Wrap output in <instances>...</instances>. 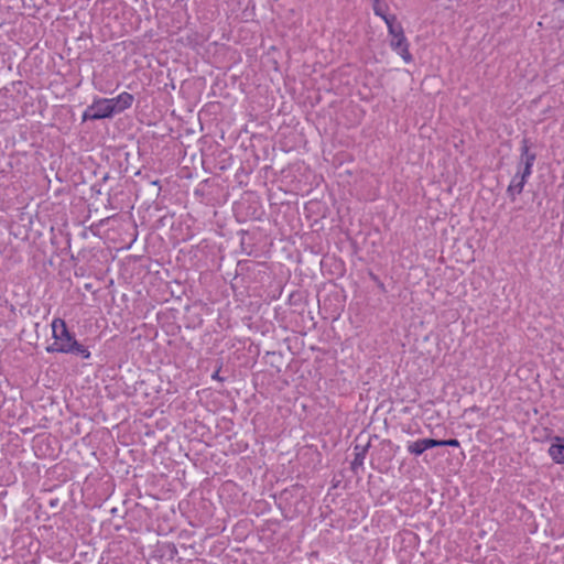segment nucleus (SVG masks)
Wrapping results in <instances>:
<instances>
[{
    "instance_id": "obj_13",
    "label": "nucleus",
    "mask_w": 564,
    "mask_h": 564,
    "mask_svg": "<svg viewBox=\"0 0 564 564\" xmlns=\"http://www.w3.org/2000/svg\"><path fill=\"white\" fill-rule=\"evenodd\" d=\"M83 121L88 120H98L97 116H95L94 110L91 109V106H89L83 113Z\"/></svg>"
},
{
    "instance_id": "obj_4",
    "label": "nucleus",
    "mask_w": 564,
    "mask_h": 564,
    "mask_svg": "<svg viewBox=\"0 0 564 564\" xmlns=\"http://www.w3.org/2000/svg\"><path fill=\"white\" fill-rule=\"evenodd\" d=\"M436 447V440L434 438H422L415 442H409L406 449L414 456L422 455L426 449Z\"/></svg>"
},
{
    "instance_id": "obj_2",
    "label": "nucleus",
    "mask_w": 564,
    "mask_h": 564,
    "mask_svg": "<svg viewBox=\"0 0 564 564\" xmlns=\"http://www.w3.org/2000/svg\"><path fill=\"white\" fill-rule=\"evenodd\" d=\"M90 106L98 120L111 118L115 115V108L111 105L110 98H97Z\"/></svg>"
},
{
    "instance_id": "obj_12",
    "label": "nucleus",
    "mask_w": 564,
    "mask_h": 564,
    "mask_svg": "<svg viewBox=\"0 0 564 564\" xmlns=\"http://www.w3.org/2000/svg\"><path fill=\"white\" fill-rule=\"evenodd\" d=\"M459 441L456 438L449 440H436V447L449 446V447H458Z\"/></svg>"
},
{
    "instance_id": "obj_7",
    "label": "nucleus",
    "mask_w": 564,
    "mask_h": 564,
    "mask_svg": "<svg viewBox=\"0 0 564 564\" xmlns=\"http://www.w3.org/2000/svg\"><path fill=\"white\" fill-rule=\"evenodd\" d=\"M110 100H111V105L115 108V115H116V113H120V112L124 111L126 109L130 108L133 104L134 97H133V95H131L127 91H123V93L119 94L117 97L110 98Z\"/></svg>"
},
{
    "instance_id": "obj_19",
    "label": "nucleus",
    "mask_w": 564,
    "mask_h": 564,
    "mask_svg": "<svg viewBox=\"0 0 564 564\" xmlns=\"http://www.w3.org/2000/svg\"><path fill=\"white\" fill-rule=\"evenodd\" d=\"M372 2H378V0H372Z\"/></svg>"
},
{
    "instance_id": "obj_17",
    "label": "nucleus",
    "mask_w": 564,
    "mask_h": 564,
    "mask_svg": "<svg viewBox=\"0 0 564 564\" xmlns=\"http://www.w3.org/2000/svg\"><path fill=\"white\" fill-rule=\"evenodd\" d=\"M152 184H153L154 186H158V185L160 184V182H159V181H153V182H152Z\"/></svg>"
},
{
    "instance_id": "obj_5",
    "label": "nucleus",
    "mask_w": 564,
    "mask_h": 564,
    "mask_svg": "<svg viewBox=\"0 0 564 564\" xmlns=\"http://www.w3.org/2000/svg\"><path fill=\"white\" fill-rule=\"evenodd\" d=\"M547 453L554 463L564 464V437L555 436Z\"/></svg>"
},
{
    "instance_id": "obj_3",
    "label": "nucleus",
    "mask_w": 564,
    "mask_h": 564,
    "mask_svg": "<svg viewBox=\"0 0 564 564\" xmlns=\"http://www.w3.org/2000/svg\"><path fill=\"white\" fill-rule=\"evenodd\" d=\"M390 46L392 51L399 54L405 63H411L413 57L409 51V42L404 34L391 37Z\"/></svg>"
},
{
    "instance_id": "obj_18",
    "label": "nucleus",
    "mask_w": 564,
    "mask_h": 564,
    "mask_svg": "<svg viewBox=\"0 0 564 564\" xmlns=\"http://www.w3.org/2000/svg\"><path fill=\"white\" fill-rule=\"evenodd\" d=\"M558 2H560L562 6H564V0H558Z\"/></svg>"
},
{
    "instance_id": "obj_6",
    "label": "nucleus",
    "mask_w": 564,
    "mask_h": 564,
    "mask_svg": "<svg viewBox=\"0 0 564 564\" xmlns=\"http://www.w3.org/2000/svg\"><path fill=\"white\" fill-rule=\"evenodd\" d=\"M520 151H521V153H520L519 169H521V166H525V165H534V162L536 160V154L531 151V144H530L529 139L524 138L521 141Z\"/></svg>"
},
{
    "instance_id": "obj_14",
    "label": "nucleus",
    "mask_w": 564,
    "mask_h": 564,
    "mask_svg": "<svg viewBox=\"0 0 564 564\" xmlns=\"http://www.w3.org/2000/svg\"><path fill=\"white\" fill-rule=\"evenodd\" d=\"M532 167H533V165L521 166L522 171L519 169L521 177H523L525 181H528V178L532 174Z\"/></svg>"
},
{
    "instance_id": "obj_16",
    "label": "nucleus",
    "mask_w": 564,
    "mask_h": 564,
    "mask_svg": "<svg viewBox=\"0 0 564 564\" xmlns=\"http://www.w3.org/2000/svg\"><path fill=\"white\" fill-rule=\"evenodd\" d=\"M212 377H213V379H220L218 376V371H216Z\"/></svg>"
},
{
    "instance_id": "obj_1",
    "label": "nucleus",
    "mask_w": 564,
    "mask_h": 564,
    "mask_svg": "<svg viewBox=\"0 0 564 564\" xmlns=\"http://www.w3.org/2000/svg\"><path fill=\"white\" fill-rule=\"evenodd\" d=\"M51 326L54 343L46 347L47 352L70 354L80 356L83 359L90 358L89 349L77 341L75 335L68 330L64 319L56 317Z\"/></svg>"
},
{
    "instance_id": "obj_11",
    "label": "nucleus",
    "mask_w": 564,
    "mask_h": 564,
    "mask_svg": "<svg viewBox=\"0 0 564 564\" xmlns=\"http://www.w3.org/2000/svg\"><path fill=\"white\" fill-rule=\"evenodd\" d=\"M372 9L377 17H380L384 22L386 19H389L392 14H388V6L383 3L381 0H378V2H372Z\"/></svg>"
},
{
    "instance_id": "obj_15",
    "label": "nucleus",
    "mask_w": 564,
    "mask_h": 564,
    "mask_svg": "<svg viewBox=\"0 0 564 564\" xmlns=\"http://www.w3.org/2000/svg\"><path fill=\"white\" fill-rule=\"evenodd\" d=\"M371 276H372V279H373L376 282H378L379 288H380L382 291H384V285H383V283H382V282H380V281H379V279H378L376 275H373V274H372Z\"/></svg>"
},
{
    "instance_id": "obj_8",
    "label": "nucleus",
    "mask_w": 564,
    "mask_h": 564,
    "mask_svg": "<svg viewBox=\"0 0 564 564\" xmlns=\"http://www.w3.org/2000/svg\"><path fill=\"white\" fill-rule=\"evenodd\" d=\"M370 444L367 443V444H356L354 446V454H355V458L354 460L351 462V469L357 473L358 468H362L364 466V462H365V458H366V455L368 453V448H369Z\"/></svg>"
},
{
    "instance_id": "obj_10",
    "label": "nucleus",
    "mask_w": 564,
    "mask_h": 564,
    "mask_svg": "<svg viewBox=\"0 0 564 564\" xmlns=\"http://www.w3.org/2000/svg\"><path fill=\"white\" fill-rule=\"evenodd\" d=\"M384 23L387 24L388 33L391 37L404 34L403 26L398 22L395 15H391L389 19H386Z\"/></svg>"
},
{
    "instance_id": "obj_9",
    "label": "nucleus",
    "mask_w": 564,
    "mask_h": 564,
    "mask_svg": "<svg viewBox=\"0 0 564 564\" xmlns=\"http://www.w3.org/2000/svg\"><path fill=\"white\" fill-rule=\"evenodd\" d=\"M527 181L521 177L520 171L512 177L510 185L507 188V193L511 200L516 199V196L521 194Z\"/></svg>"
}]
</instances>
